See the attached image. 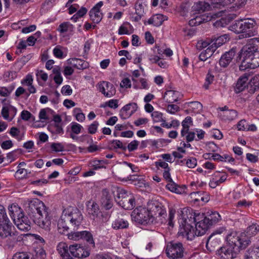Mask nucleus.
<instances>
[{
  "instance_id": "nucleus-1",
  "label": "nucleus",
  "mask_w": 259,
  "mask_h": 259,
  "mask_svg": "<svg viewBox=\"0 0 259 259\" xmlns=\"http://www.w3.org/2000/svg\"><path fill=\"white\" fill-rule=\"evenodd\" d=\"M179 217L185 224L180 226L178 235L188 240H192L195 236L203 235L210 226L203 213L192 212V210L186 208L181 210Z\"/></svg>"
},
{
  "instance_id": "nucleus-2",
  "label": "nucleus",
  "mask_w": 259,
  "mask_h": 259,
  "mask_svg": "<svg viewBox=\"0 0 259 259\" xmlns=\"http://www.w3.org/2000/svg\"><path fill=\"white\" fill-rule=\"evenodd\" d=\"M249 42L239 51L236 62H240L239 69L242 71L247 69H254L259 66V51L256 45Z\"/></svg>"
},
{
  "instance_id": "nucleus-3",
  "label": "nucleus",
  "mask_w": 259,
  "mask_h": 259,
  "mask_svg": "<svg viewBox=\"0 0 259 259\" xmlns=\"http://www.w3.org/2000/svg\"><path fill=\"white\" fill-rule=\"evenodd\" d=\"M8 209L10 217L20 230L27 231L30 230L31 222L28 217L20 211L19 207L15 205H12Z\"/></svg>"
},
{
  "instance_id": "nucleus-4",
  "label": "nucleus",
  "mask_w": 259,
  "mask_h": 259,
  "mask_svg": "<svg viewBox=\"0 0 259 259\" xmlns=\"http://www.w3.org/2000/svg\"><path fill=\"white\" fill-rule=\"evenodd\" d=\"M256 22L253 19H246L244 21L241 19L236 21L231 27L236 33H243V36L249 37L254 35L255 31L253 28L256 25Z\"/></svg>"
},
{
  "instance_id": "nucleus-5",
  "label": "nucleus",
  "mask_w": 259,
  "mask_h": 259,
  "mask_svg": "<svg viewBox=\"0 0 259 259\" xmlns=\"http://www.w3.org/2000/svg\"><path fill=\"white\" fill-rule=\"evenodd\" d=\"M226 239L228 245L234 249L236 248L239 251L241 249L245 248L249 242L244 234L238 233L233 230L229 231Z\"/></svg>"
},
{
  "instance_id": "nucleus-6",
  "label": "nucleus",
  "mask_w": 259,
  "mask_h": 259,
  "mask_svg": "<svg viewBox=\"0 0 259 259\" xmlns=\"http://www.w3.org/2000/svg\"><path fill=\"white\" fill-rule=\"evenodd\" d=\"M132 219L141 225H147L153 223V215L147 208L139 206L132 212Z\"/></svg>"
},
{
  "instance_id": "nucleus-7",
  "label": "nucleus",
  "mask_w": 259,
  "mask_h": 259,
  "mask_svg": "<svg viewBox=\"0 0 259 259\" xmlns=\"http://www.w3.org/2000/svg\"><path fill=\"white\" fill-rule=\"evenodd\" d=\"M185 249L181 242H170L167 245L166 254L171 259H180L184 256Z\"/></svg>"
},
{
  "instance_id": "nucleus-8",
  "label": "nucleus",
  "mask_w": 259,
  "mask_h": 259,
  "mask_svg": "<svg viewBox=\"0 0 259 259\" xmlns=\"http://www.w3.org/2000/svg\"><path fill=\"white\" fill-rule=\"evenodd\" d=\"M48 209L45 204L38 199H34L29 201L26 207V211L30 217L33 219L37 213H45Z\"/></svg>"
},
{
  "instance_id": "nucleus-9",
  "label": "nucleus",
  "mask_w": 259,
  "mask_h": 259,
  "mask_svg": "<svg viewBox=\"0 0 259 259\" xmlns=\"http://www.w3.org/2000/svg\"><path fill=\"white\" fill-rule=\"evenodd\" d=\"M150 213L153 215V221L154 218L158 219L161 223L166 221L167 215L165 208L161 204L158 202H154L149 205Z\"/></svg>"
},
{
  "instance_id": "nucleus-10",
  "label": "nucleus",
  "mask_w": 259,
  "mask_h": 259,
  "mask_svg": "<svg viewBox=\"0 0 259 259\" xmlns=\"http://www.w3.org/2000/svg\"><path fill=\"white\" fill-rule=\"evenodd\" d=\"M33 219L34 223L39 227L47 231L50 230L51 217L49 215L48 209L45 213H37Z\"/></svg>"
},
{
  "instance_id": "nucleus-11",
  "label": "nucleus",
  "mask_w": 259,
  "mask_h": 259,
  "mask_svg": "<svg viewBox=\"0 0 259 259\" xmlns=\"http://www.w3.org/2000/svg\"><path fill=\"white\" fill-rule=\"evenodd\" d=\"M240 251L236 248L228 245L221 247L217 250V254L223 259H233L236 257Z\"/></svg>"
},
{
  "instance_id": "nucleus-12",
  "label": "nucleus",
  "mask_w": 259,
  "mask_h": 259,
  "mask_svg": "<svg viewBox=\"0 0 259 259\" xmlns=\"http://www.w3.org/2000/svg\"><path fill=\"white\" fill-rule=\"evenodd\" d=\"M97 87L99 91L106 97L110 98L116 93L115 87L109 82L105 81L100 82L97 84Z\"/></svg>"
},
{
  "instance_id": "nucleus-13",
  "label": "nucleus",
  "mask_w": 259,
  "mask_h": 259,
  "mask_svg": "<svg viewBox=\"0 0 259 259\" xmlns=\"http://www.w3.org/2000/svg\"><path fill=\"white\" fill-rule=\"evenodd\" d=\"M68 238L75 240L82 239L87 241L89 244L95 246V242L92 234L87 231L71 232L68 234Z\"/></svg>"
},
{
  "instance_id": "nucleus-14",
  "label": "nucleus",
  "mask_w": 259,
  "mask_h": 259,
  "mask_svg": "<svg viewBox=\"0 0 259 259\" xmlns=\"http://www.w3.org/2000/svg\"><path fill=\"white\" fill-rule=\"evenodd\" d=\"M70 253L77 258L86 257L90 254L89 251L80 244H75L69 247Z\"/></svg>"
},
{
  "instance_id": "nucleus-15",
  "label": "nucleus",
  "mask_w": 259,
  "mask_h": 259,
  "mask_svg": "<svg viewBox=\"0 0 259 259\" xmlns=\"http://www.w3.org/2000/svg\"><path fill=\"white\" fill-rule=\"evenodd\" d=\"M103 5L102 1L98 3L94 6L89 12V15L91 20L95 23H99L103 18V14L100 9Z\"/></svg>"
},
{
  "instance_id": "nucleus-16",
  "label": "nucleus",
  "mask_w": 259,
  "mask_h": 259,
  "mask_svg": "<svg viewBox=\"0 0 259 259\" xmlns=\"http://www.w3.org/2000/svg\"><path fill=\"white\" fill-rule=\"evenodd\" d=\"M237 53L236 48H233L228 52L223 54L219 61V64L221 67H226L231 62L235 55Z\"/></svg>"
},
{
  "instance_id": "nucleus-17",
  "label": "nucleus",
  "mask_w": 259,
  "mask_h": 259,
  "mask_svg": "<svg viewBox=\"0 0 259 259\" xmlns=\"http://www.w3.org/2000/svg\"><path fill=\"white\" fill-rule=\"evenodd\" d=\"M259 90V74L252 77L247 84V92L249 95L254 94Z\"/></svg>"
},
{
  "instance_id": "nucleus-18",
  "label": "nucleus",
  "mask_w": 259,
  "mask_h": 259,
  "mask_svg": "<svg viewBox=\"0 0 259 259\" xmlns=\"http://www.w3.org/2000/svg\"><path fill=\"white\" fill-rule=\"evenodd\" d=\"M190 196L192 201L194 203L200 202L206 203L209 199V195L204 192L197 191L193 192L190 193Z\"/></svg>"
},
{
  "instance_id": "nucleus-19",
  "label": "nucleus",
  "mask_w": 259,
  "mask_h": 259,
  "mask_svg": "<svg viewBox=\"0 0 259 259\" xmlns=\"http://www.w3.org/2000/svg\"><path fill=\"white\" fill-rule=\"evenodd\" d=\"M138 108L137 103H130L122 107L120 111V115L124 118L130 117L137 110Z\"/></svg>"
},
{
  "instance_id": "nucleus-20",
  "label": "nucleus",
  "mask_w": 259,
  "mask_h": 259,
  "mask_svg": "<svg viewBox=\"0 0 259 259\" xmlns=\"http://www.w3.org/2000/svg\"><path fill=\"white\" fill-rule=\"evenodd\" d=\"M249 75L247 74L241 76L238 79L236 86L235 87V91L236 93L241 92H247V81L248 80Z\"/></svg>"
},
{
  "instance_id": "nucleus-21",
  "label": "nucleus",
  "mask_w": 259,
  "mask_h": 259,
  "mask_svg": "<svg viewBox=\"0 0 259 259\" xmlns=\"http://www.w3.org/2000/svg\"><path fill=\"white\" fill-rule=\"evenodd\" d=\"M13 225L10 221L9 222H4L0 223V237L2 238H6L11 236Z\"/></svg>"
},
{
  "instance_id": "nucleus-22",
  "label": "nucleus",
  "mask_w": 259,
  "mask_h": 259,
  "mask_svg": "<svg viewBox=\"0 0 259 259\" xmlns=\"http://www.w3.org/2000/svg\"><path fill=\"white\" fill-rule=\"evenodd\" d=\"M87 206L89 214L92 216L94 220L97 218L101 212L99 205L95 201H89Z\"/></svg>"
},
{
  "instance_id": "nucleus-23",
  "label": "nucleus",
  "mask_w": 259,
  "mask_h": 259,
  "mask_svg": "<svg viewBox=\"0 0 259 259\" xmlns=\"http://www.w3.org/2000/svg\"><path fill=\"white\" fill-rule=\"evenodd\" d=\"M102 206L106 210H109L113 207V200L109 192L104 190L101 199Z\"/></svg>"
},
{
  "instance_id": "nucleus-24",
  "label": "nucleus",
  "mask_w": 259,
  "mask_h": 259,
  "mask_svg": "<svg viewBox=\"0 0 259 259\" xmlns=\"http://www.w3.org/2000/svg\"><path fill=\"white\" fill-rule=\"evenodd\" d=\"M227 176L226 174L220 176V172H217L210 179L209 186L211 188H215L218 186L224 183L227 180Z\"/></svg>"
},
{
  "instance_id": "nucleus-25",
  "label": "nucleus",
  "mask_w": 259,
  "mask_h": 259,
  "mask_svg": "<svg viewBox=\"0 0 259 259\" xmlns=\"http://www.w3.org/2000/svg\"><path fill=\"white\" fill-rule=\"evenodd\" d=\"M135 199L133 195L124 197L119 201L120 205L126 210H132L135 206Z\"/></svg>"
},
{
  "instance_id": "nucleus-26",
  "label": "nucleus",
  "mask_w": 259,
  "mask_h": 259,
  "mask_svg": "<svg viewBox=\"0 0 259 259\" xmlns=\"http://www.w3.org/2000/svg\"><path fill=\"white\" fill-rule=\"evenodd\" d=\"M68 63L74 67L83 70L89 67L88 62L80 59L74 58L68 60Z\"/></svg>"
},
{
  "instance_id": "nucleus-27",
  "label": "nucleus",
  "mask_w": 259,
  "mask_h": 259,
  "mask_svg": "<svg viewBox=\"0 0 259 259\" xmlns=\"http://www.w3.org/2000/svg\"><path fill=\"white\" fill-rule=\"evenodd\" d=\"M221 242L220 238L216 237L214 234H211L207 239L206 247L210 251H213L216 247L220 244Z\"/></svg>"
},
{
  "instance_id": "nucleus-28",
  "label": "nucleus",
  "mask_w": 259,
  "mask_h": 259,
  "mask_svg": "<svg viewBox=\"0 0 259 259\" xmlns=\"http://www.w3.org/2000/svg\"><path fill=\"white\" fill-rule=\"evenodd\" d=\"M57 248L62 259H70L72 258L70 255L69 247L65 242H60L58 244Z\"/></svg>"
},
{
  "instance_id": "nucleus-29",
  "label": "nucleus",
  "mask_w": 259,
  "mask_h": 259,
  "mask_svg": "<svg viewBox=\"0 0 259 259\" xmlns=\"http://www.w3.org/2000/svg\"><path fill=\"white\" fill-rule=\"evenodd\" d=\"M181 96L178 91L169 90L165 93L163 98L167 103H173L178 101Z\"/></svg>"
},
{
  "instance_id": "nucleus-30",
  "label": "nucleus",
  "mask_w": 259,
  "mask_h": 259,
  "mask_svg": "<svg viewBox=\"0 0 259 259\" xmlns=\"http://www.w3.org/2000/svg\"><path fill=\"white\" fill-rule=\"evenodd\" d=\"M211 158L215 161L228 162L231 163L235 162V159L231 155L228 154H225L223 155H221L218 153H214L212 154Z\"/></svg>"
},
{
  "instance_id": "nucleus-31",
  "label": "nucleus",
  "mask_w": 259,
  "mask_h": 259,
  "mask_svg": "<svg viewBox=\"0 0 259 259\" xmlns=\"http://www.w3.org/2000/svg\"><path fill=\"white\" fill-rule=\"evenodd\" d=\"M167 183L166 185V188L170 191L177 194H182L185 192V186L183 187L180 186L176 184L173 180Z\"/></svg>"
},
{
  "instance_id": "nucleus-32",
  "label": "nucleus",
  "mask_w": 259,
  "mask_h": 259,
  "mask_svg": "<svg viewBox=\"0 0 259 259\" xmlns=\"http://www.w3.org/2000/svg\"><path fill=\"white\" fill-rule=\"evenodd\" d=\"M164 15L162 14H156L151 17L147 21L148 24H152L154 26H160L165 20Z\"/></svg>"
},
{
  "instance_id": "nucleus-33",
  "label": "nucleus",
  "mask_w": 259,
  "mask_h": 259,
  "mask_svg": "<svg viewBox=\"0 0 259 259\" xmlns=\"http://www.w3.org/2000/svg\"><path fill=\"white\" fill-rule=\"evenodd\" d=\"M83 220V216L80 211L77 210V211L72 214V217L70 220V222L74 228H77L79 226ZM75 229V228H74Z\"/></svg>"
},
{
  "instance_id": "nucleus-34",
  "label": "nucleus",
  "mask_w": 259,
  "mask_h": 259,
  "mask_svg": "<svg viewBox=\"0 0 259 259\" xmlns=\"http://www.w3.org/2000/svg\"><path fill=\"white\" fill-rule=\"evenodd\" d=\"M128 227L127 221L121 218H118L112 223V227L115 230L126 229Z\"/></svg>"
},
{
  "instance_id": "nucleus-35",
  "label": "nucleus",
  "mask_w": 259,
  "mask_h": 259,
  "mask_svg": "<svg viewBox=\"0 0 259 259\" xmlns=\"http://www.w3.org/2000/svg\"><path fill=\"white\" fill-rule=\"evenodd\" d=\"M69 133H67L68 135H69L70 137L73 140H75L77 142H82L87 140L88 136L82 135L81 136H79V134H80L81 131H69Z\"/></svg>"
},
{
  "instance_id": "nucleus-36",
  "label": "nucleus",
  "mask_w": 259,
  "mask_h": 259,
  "mask_svg": "<svg viewBox=\"0 0 259 259\" xmlns=\"http://www.w3.org/2000/svg\"><path fill=\"white\" fill-rule=\"evenodd\" d=\"M220 115L224 120H233L237 116V112L235 110L231 109L221 113Z\"/></svg>"
},
{
  "instance_id": "nucleus-37",
  "label": "nucleus",
  "mask_w": 259,
  "mask_h": 259,
  "mask_svg": "<svg viewBox=\"0 0 259 259\" xmlns=\"http://www.w3.org/2000/svg\"><path fill=\"white\" fill-rule=\"evenodd\" d=\"M210 18L204 15L197 16L195 18L192 19L189 21V24L191 26L199 25L201 23L207 22Z\"/></svg>"
},
{
  "instance_id": "nucleus-38",
  "label": "nucleus",
  "mask_w": 259,
  "mask_h": 259,
  "mask_svg": "<svg viewBox=\"0 0 259 259\" xmlns=\"http://www.w3.org/2000/svg\"><path fill=\"white\" fill-rule=\"evenodd\" d=\"M245 259H259L257 247L249 248L245 253Z\"/></svg>"
},
{
  "instance_id": "nucleus-39",
  "label": "nucleus",
  "mask_w": 259,
  "mask_h": 259,
  "mask_svg": "<svg viewBox=\"0 0 259 259\" xmlns=\"http://www.w3.org/2000/svg\"><path fill=\"white\" fill-rule=\"evenodd\" d=\"M193 7L195 11L200 13L208 10L210 6L208 3L199 2L198 3H195Z\"/></svg>"
},
{
  "instance_id": "nucleus-40",
  "label": "nucleus",
  "mask_w": 259,
  "mask_h": 259,
  "mask_svg": "<svg viewBox=\"0 0 259 259\" xmlns=\"http://www.w3.org/2000/svg\"><path fill=\"white\" fill-rule=\"evenodd\" d=\"M238 130H256V127L253 124H249L246 120H240L237 124Z\"/></svg>"
},
{
  "instance_id": "nucleus-41",
  "label": "nucleus",
  "mask_w": 259,
  "mask_h": 259,
  "mask_svg": "<svg viewBox=\"0 0 259 259\" xmlns=\"http://www.w3.org/2000/svg\"><path fill=\"white\" fill-rule=\"evenodd\" d=\"M204 218L205 219H207L209 221V224L211 226L214 224L218 223L221 219V215L217 212H213L208 217H205Z\"/></svg>"
},
{
  "instance_id": "nucleus-42",
  "label": "nucleus",
  "mask_w": 259,
  "mask_h": 259,
  "mask_svg": "<svg viewBox=\"0 0 259 259\" xmlns=\"http://www.w3.org/2000/svg\"><path fill=\"white\" fill-rule=\"evenodd\" d=\"M229 35L225 34L215 38L214 40V42L212 44L217 47V48H218L226 43L227 41H229Z\"/></svg>"
},
{
  "instance_id": "nucleus-43",
  "label": "nucleus",
  "mask_w": 259,
  "mask_h": 259,
  "mask_svg": "<svg viewBox=\"0 0 259 259\" xmlns=\"http://www.w3.org/2000/svg\"><path fill=\"white\" fill-rule=\"evenodd\" d=\"M33 259H46V253L42 247L34 249Z\"/></svg>"
},
{
  "instance_id": "nucleus-44",
  "label": "nucleus",
  "mask_w": 259,
  "mask_h": 259,
  "mask_svg": "<svg viewBox=\"0 0 259 259\" xmlns=\"http://www.w3.org/2000/svg\"><path fill=\"white\" fill-rule=\"evenodd\" d=\"M176 210L172 208H169L168 210V218L167 220L163 223H167V225L169 227H173L175 224V215L176 213Z\"/></svg>"
},
{
  "instance_id": "nucleus-45",
  "label": "nucleus",
  "mask_w": 259,
  "mask_h": 259,
  "mask_svg": "<svg viewBox=\"0 0 259 259\" xmlns=\"http://www.w3.org/2000/svg\"><path fill=\"white\" fill-rule=\"evenodd\" d=\"M58 230L59 232L61 234H65L68 232L69 227L63 219L60 220L58 223Z\"/></svg>"
},
{
  "instance_id": "nucleus-46",
  "label": "nucleus",
  "mask_w": 259,
  "mask_h": 259,
  "mask_svg": "<svg viewBox=\"0 0 259 259\" xmlns=\"http://www.w3.org/2000/svg\"><path fill=\"white\" fill-rule=\"evenodd\" d=\"M115 258H117V256L110 253L100 252L96 254L94 259H115Z\"/></svg>"
},
{
  "instance_id": "nucleus-47",
  "label": "nucleus",
  "mask_w": 259,
  "mask_h": 259,
  "mask_svg": "<svg viewBox=\"0 0 259 259\" xmlns=\"http://www.w3.org/2000/svg\"><path fill=\"white\" fill-rule=\"evenodd\" d=\"M9 134L19 141L22 140L25 135L23 131H10Z\"/></svg>"
},
{
  "instance_id": "nucleus-48",
  "label": "nucleus",
  "mask_w": 259,
  "mask_h": 259,
  "mask_svg": "<svg viewBox=\"0 0 259 259\" xmlns=\"http://www.w3.org/2000/svg\"><path fill=\"white\" fill-rule=\"evenodd\" d=\"M106 163L104 160H94L92 163L93 169L97 170L101 168H105L104 165Z\"/></svg>"
},
{
  "instance_id": "nucleus-49",
  "label": "nucleus",
  "mask_w": 259,
  "mask_h": 259,
  "mask_svg": "<svg viewBox=\"0 0 259 259\" xmlns=\"http://www.w3.org/2000/svg\"><path fill=\"white\" fill-rule=\"evenodd\" d=\"M259 232V225L253 224L247 228V233L251 236L256 235Z\"/></svg>"
},
{
  "instance_id": "nucleus-50",
  "label": "nucleus",
  "mask_w": 259,
  "mask_h": 259,
  "mask_svg": "<svg viewBox=\"0 0 259 259\" xmlns=\"http://www.w3.org/2000/svg\"><path fill=\"white\" fill-rule=\"evenodd\" d=\"M181 135L186 137L187 142H190L194 139L195 134L194 132H189V131H181Z\"/></svg>"
},
{
  "instance_id": "nucleus-51",
  "label": "nucleus",
  "mask_w": 259,
  "mask_h": 259,
  "mask_svg": "<svg viewBox=\"0 0 259 259\" xmlns=\"http://www.w3.org/2000/svg\"><path fill=\"white\" fill-rule=\"evenodd\" d=\"M9 219L6 211V209L3 205L0 204V223L7 222H9Z\"/></svg>"
},
{
  "instance_id": "nucleus-52",
  "label": "nucleus",
  "mask_w": 259,
  "mask_h": 259,
  "mask_svg": "<svg viewBox=\"0 0 259 259\" xmlns=\"http://www.w3.org/2000/svg\"><path fill=\"white\" fill-rule=\"evenodd\" d=\"M81 111V110L79 108H75L73 109V113L75 116L76 120L78 121H82L85 118L84 114Z\"/></svg>"
},
{
  "instance_id": "nucleus-53",
  "label": "nucleus",
  "mask_w": 259,
  "mask_h": 259,
  "mask_svg": "<svg viewBox=\"0 0 259 259\" xmlns=\"http://www.w3.org/2000/svg\"><path fill=\"white\" fill-rule=\"evenodd\" d=\"M182 125L183 130H189V127L193 125L192 118L190 116L186 117L182 121Z\"/></svg>"
},
{
  "instance_id": "nucleus-54",
  "label": "nucleus",
  "mask_w": 259,
  "mask_h": 259,
  "mask_svg": "<svg viewBox=\"0 0 259 259\" xmlns=\"http://www.w3.org/2000/svg\"><path fill=\"white\" fill-rule=\"evenodd\" d=\"M51 150L54 152H62L64 150V147L59 143H53L51 145Z\"/></svg>"
},
{
  "instance_id": "nucleus-55",
  "label": "nucleus",
  "mask_w": 259,
  "mask_h": 259,
  "mask_svg": "<svg viewBox=\"0 0 259 259\" xmlns=\"http://www.w3.org/2000/svg\"><path fill=\"white\" fill-rule=\"evenodd\" d=\"M126 25H131L128 22H124L122 25H121L118 29V34L119 35L122 34H130L127 27Z\"/></svg>"
},
{
  "instance_id": "nucleus-56",
  "label": "nucleus",
  "mask_w": 259,
  "mask_h": 259,
  "mask_svg": "<svg viewBox=\"0 0 259 259\" xmlns=\"http://www.w3.org/2000/svg\"><path fill=\"white\" fill-rule=\"evenodd\" d=\"M12 259H30V258L27 252H20L16 253Z\"/></svg>"
},
{
  "instance_id": "nucleus-57",
  "label": "nucleus",
  "mask_w": 259,
  "mask_h": 259,
  "mask_svg": "<svg viewBox=\"0 0 259 259\" xmlns=\"http://www.w3.org/2000/svg\"><path fill=\"white\" fill-rule=\"evenodd\" d=\"M111 146L112 148L117 149L119 148L122 150L125 149V147L123 146L122 143L119 140H114L111 143Z\"/></svg>"
},
{
  "instance_id": "nucleus-58",
  "label": "nucleus",
  "mask_w": 259,
  "mask_h": 259,
  "mask_svg": "<svg viewBox=\"0 0 259 259\" xmlns=\"http://www.w3.org/2000/svg\"><path fill=\"white\" fill-rule=\"evenodd\" d=\"M197 160L194 157L188 158L186 162V165L189 168H194L197 165Z\"/></svg>"
},
{
  "instance_id": "nucleus-59",
  "label": "nucleus",
  "mask_w": 259,
  "mask_h": 259,
  "mask_svg": "<svg viewBox=\"0 0 259 259\" xmlns=\"http://www.w3.org/2000/svg\"><path fill=\"white\" fill-rule=\"evenodd\" d=\"M155 165L157 168L161 167L163 168L164 170L170 168L168 166V163L161 160H159L158 161H156L155 162Z\"/></svg>"
},
{
  "instance_id": "nucleus-60",
  "label": "nucleus",
  "mask_w": 259,
  "mask_h": 259,
  "mask_svg": "<svg viewBox=\"0 0 259 259\" xmlns=\"http://www.w3.org/2000/svg\"><path fill=\"white\" fill-rule=\"evenodd\" d=\"M138 145L139 142L137 140H134L128 144L127 148L129 152H132L136 150L138 148Z\"/></svg>"
},
{
  "instance_id": "nucleus-61",
  "label": "nucleus",
  "mask_w": 259,
  "mask_h": 259,
  "mask_svg": "<svg viewBox=\"0 0 259 259\" xmlns=\"http://www.w3.org/2000/svg\"><path fill=\"white\" fill-rule=\"evenodd\" d=\"M217 47L213 44L210 45L204 51L205 54L210 58L217 49Z\"/></svg>"
},
{
  "instance_id": "nucleus-62",
  "label": "nucleus",
  "mask_w": 259,
  "mask_h": 259,
  "mask_svg": "<svg viewBox=\"0 0 259 259\" xmlns=\"http://www.w3.org/2000/svg\"><path fill=\"white\" fill-rule=\"evenodd\" d=\"M152 117L155 122H159L162 120V114L158 111H154L151 114Z\"/></svg>"
},
{
  "instance_id": "nucleus-63",
  "label": "nucleus",
  "mask_w": 259,
  "mask_h": 259,
  "mask_svg": "<svg viewBox=\"0 0 259 259\" xmlns=\"http://www.w3.org/2000/svg\"><path fill=\"white\" fill-rule=\"evenodd\" d=\"M31 113L27 110H23L21 113V118L25 121H27L32 117Z\"/></svg>"
},
{
  "instance_id": "nucleus-64",
  "label": "nucleus",
  "mask_w": 259,
  "mask_h": 259,
  "mask_svg": "<svg viewBox=\"0 0 259 259\" xmlns=\"http://www.w3.org/2000/svg\"><path fill=\"white\" fill-rule=\"evenodd\" d=\"M188 104L193 109H196L198 111L201 110L202 108V104L197 101L191 102L188 103Z\"/></svg>"
}]
</instances>
